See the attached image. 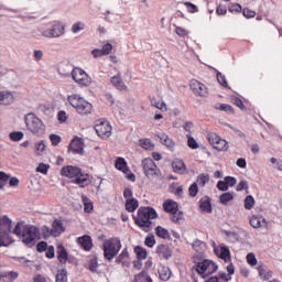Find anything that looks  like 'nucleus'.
Masks as SVG:
<instances>
[{"mask_svg": "<svg viewBox=\"0 0 282 282\" xmlns=\"http://www.w3.org/2000/svg\"><path fill=\"white\" fill-rule=\"evenodd\" d=\"M163 210L164 213H169V215H177L180 210V204L169 198L165 202H163Z\"/></svg>", "mask_w": 282, "mask_h": 282, "instance_id": "obj_15", "label": "nucleus"}, {"mask_svg": "<svg viewBox=\"0 0 282 282\" xmlns=\"http://www.w3.org/2000/svg\"><path fill=\"white\" fill-rule=\"evenodd\" d=\"M175 32H176L177 36H181V39H185V36H188V31H186L182 26H176Z\"/></svg>", "mask_w": 282, "mask_h": 282, "instance_id": "obj_62", "label": "nucleus"}, {"mask_svg": "<svg viewBox=\"0 0 282 282\" xmlns=\"http://www.w3.org/2000/svg\"><path fill=\"white\" fill-rule=\"evenodd\" d=\"M47 242L46 241H40L36 245V251L37 252H46L47 251Z\"/></svg>", "mask_w": 282, "mask_h": 282, "instance_id": "obj_61", "label": "nucleus"}, {"mask_svg": "<svg viewBox=\"0 0 282 282\" xmlns=\"http://www.w3.org/2000/svg\"><path fill=\"white\" fill-rule=\"evenodd\" d=\"M54 237H61L65 232L66 228L63 226V220L55 219L52 224Z\"/></svg>", "mask_w": 282, "mask_h": 282, "instance_id": "obj_25", "label": "nucleus"}, {"mask_svg": "<svg viewBox=\"0 0 282 282\" xmlns=\"http://www.w3.org/2000/svg\"><path fill=\"white\" fill-rule=\"evenodd\" d=\"M50 140L53 147H58L63 139L61 138V135L52 133L50 134Z\"/></svg>", "mask_w": 282, "mask_h": 282, "instance_id": "obj_50", "label": "nucleus"}, {"mask_svg": "<svg viewBox=\"0 0 282 282\" xmlns=\"http://www.w3.org/2000/svg\"><path fill=\"white\" fill-rule=\"evenodd\" d=\"M228 13V8H226V6H223V4H219L217 8H216V14L218 17H224Z\"/></svg>", "mask_w": 282, "mask_h": 282, "instance_id": "obj_57", "label": "nucleus"}, {"mask_svg": "<svg viewBox=\"0 0 282 282\" xmlns=\"http://www.w3.org/2000/svg\"><path fill=\"white\" fill-rule=\"evenodd\" d=\"M139 228H143L145 232H149V228L153 226V220L148 219V220H137V225Z\"/></svg>", "mask_w": 282, "mask_h": 282, "instance_id": "obj_40", "label": "nucleus"}, {"mask_svg": "<svg viewBox=\"0 0 282 282\" xmlns=\"http://www.w3.org/2000/svg\"><path fill=\"white\" fill-rule=\"evenodd\" d=\"M187 135V147L189 149H199V143H197V140H195V138H193L191 134H186Z\"/></svg>", "mask_w": 282, "mask_h": 282, "instance_id": "obj_44", "label": "nucleus"}, {"mask_svg": "<svg viewBox=\"0 0 282 282\" xmlns=\"http://www.w3.org/2000/svg\"><path fill=\"white\" fill-rule=\"evenodd\" d=\"M85 30V23L83 22H76L72 25V32L73 34H78V32Z\"/></svg>", "mask_w": 282, "mask_h": 282, "instance_id": "obj_49", "label": "nucleus"}, {"mask_svg": "<svg viewBox=\"0 0 282 282\" xmlns=\"http://www.w3.org/2000/svg\"><path fill=\"white\" fill-rule=\"evenodd\" d=\"M24 121L29 131L34 133V135H43L45 133V123L36 115L28 113L24 117Z\"/></svg>", "mask_w": 282, "mask_h": 282, "instance_id": "obj_5", "label": "nucleus"}, {"mask_svg": "<svg viewBox=\"0 0 282 282\" xmlns=\"http://www.w3.org/2000/svg\"><path fill=\"white\" fill-rule=\"evenodd\" d=\"M133 220L134 224H137V220L139 221H147L149 219H158V217H160L158 215V212L155 210V208L148 206V207H140L138 209L137 216L133 215Z\"/></svg>", "mask_w": 282, "mask_h": 282, "instance_id": "obj_7", "label": "nucleus"}, {"mask_svg": "<svg viewBox=\"0 0 282 282\" xmlns=\"http://www.w3.org/2000/svg\"><path fill=\"white\" fill-rule=\"evenodd\" d=\"M245 208L246 210H252V208H254V197L252 195L246 196Z\"/></svg>", "mask_w": 282, "mask_h": 282, "instance_id": "obj_41", "label": "nucleus"}, {"mask_svg": "<svg viewBox=\"0 0 282 282\" xmlns=\"http://www.w3.org/2000/svg\"><path fill=\"white\" fill-rule=\"evenodd\" d=\"M199 193V187L197 186V183H193L189 187H188V194L189 197H197V194Z\"/></svg>", "mask_w": 282, "mask_h": 282, "instance_id": "obj_47", "label": "nucleus"}, {"mask_svg": "<svg viewBox=\"0 0 282 282\" xmlns=\"http://www.w3.org/2000/svg\"><path fill=\"white\" fill-rule=\"evenodd\" d=\"M184 6H186L188 12H191L192 14H195V12H199V9L197 8V6H195L192 2H184Z\"/></svg>", "mask_w": 282, "mask_h": 282, "instance_id": "obj_60", "label": "nucleus"}, {"mask_svg": "<svg viewBox=\"0 0 282 282\" xmlns=\"http://www.w3.org/2000/svg\"><path fill=\"white\" fill-rule=\"evenodd\" d=\"M232 199H235L234 192H226L219 196V202L223 204V206H228V203L232 202Z\"/></svg>", "mask_w": 282, "mask_h": 282, "instance_id": "obj_33", "label": "nucleus"}, {"mask_svg": "<svg viewBox=\"0 0 282 282\" xmlns=\"http://www.w3.org/2000/svg\"><path fill=\"white\" fill-rule=\"evenodd\" d=\"M77 243L85 250L86 252H89L91 248H94V242L91 240V236L84 235L82 237L77 238Z\"/></svg>", "mask_w": 282, "mask_h": 282, "instance_id": "obj_17", "label": "nucleus"}, {"mask_svg": "<svg viewBox=\"0 0 282 282\" xmlns=\"http://www.w3.org/2000/svg\"><path fill=\"white\" fill-rule=\"evenodd\" d=\"M42 235H43V239H50L51 237H54V230L48 226H43Z\"/></svg>", "mask_w": 282, "mask_h": 282, "instance_id": "obj_46", "label": "nucleus"}, {"mask_svg": "<svg viewBox=\"0 0 282 282\" xmlns=\"http://www.w3.org/2000/svg\"><path fill=\"white\" fill-rule=\"evenodd\" d=\"M139 206H140V203L138 202L137 198H130L126 200V210L128 213H135Z\"/></svg>", "mask_w": 282, "mask_h": 282, "instance_id": "obj_30", "label": "nucleus"}, {"mask_svg": "<svg viewBox=\"0 0 282 282\" xmlns=\"http://www.w3.org/2000/svg\"><path fill=\"white\" fill-rule=\"evenodd\" d=\"M141 166L148 180H153V177H158V180H160V177H162V171H160V167H158V164H155V161H153V159H143L141 162Z\"/></svg>", "mask_w": 282, "mask_h": 282, "instance_id": "obj_6", "label": "nucleus"}, {"mask_svg": "<svg viewBox=\"0 0 282 282\" xmlns=\"http://www.w3.org/2000/svg\"><path fill=\"white\" fill-rule=\"evenodd\" d=\"M172 169L174 173H177L178 175H184L186 173V164L182 159H175L172 162Z\"/></svg>", "mask_w": 282, "mask_h": 282, "instance_id": "obj_20", "label": "nucleus"}, {"mask_svg": "<svg viewBox=\"0 0 282 282\" xmlns=\"http://www.w3.org/2000/svg\"><path fill=\"white\" fill-rule=\"evenodd\" d=\"M12 238L8 234V230L1 229L0 231V248H8L12 243Z\"/></svg>", "mask_w": 282, "mask_h": 282, "instance_id": "obj_28", "label": "nucleus"}, {"mask_svg": "<svg viewBox=\"0 0 282 282\" xmlns=\"http://www.w3.org/2000/svg\"><path fill=\"white\" fill-rule=\"evenodd\" d=\"M192 248L193 250H195L196 252H202V250H206V242L196 239L194 240V242L192 243Z\"/></svg>", "mask_w": 282, "mask_h": 282, "instance_id": "obj_39", "label": "nucleus"}, {"mask_svg": "<svg viewBox=\"0 0 282 282\" xmlns=\"http://www.w3.org/2000/svg\"><path fill=\"white\" fill-rule=\"evenodd\" d=\"M209 144L213 147V149H216V151H228V141L225 139H221L219 134L215 132H209L207 134Z\"/></svg>", "mask_w": 282, "mask_h": 282, "instance_id": "obj_9", "label": "nucleus"}, {"mask_svg": "<svg viewBox=\"0 0 282 282\" xmlns=\"http://www.w3.org/2000/svg\"><path fill=\"white\" fill-rule=\"evenodd\" d=\"M115 167L122 173H129V166L127 165L124 158H118L115 161Z\"/></svg>", "mask_w": 282, "mask_h": 282, "instance_id": "obj_31", "label": "nucleus"}, {"mask_svg": "<svg viewBox=\"0 0 282 282\" xmlns=\"http://www.w3.org/2000/svg\"><path fill=\"white\" fill-rule=\"evenodd\" d=\"M57 259L59 263H67V261L72 262L69 260V252H67V249L63 245H57Z\"/></svg>", "mask_w": 282, "mask_h": 282, "instance_id": "obj_21", "label": "nucleus"}, {"mask_svg": "<svg viewBox=\"0 0 282 282\" xmlns=\"http://www.w3.org/2000/svg\"><path fill=\"white\" fill-rule=\"evenodd\" d=\"M197 184H199V186H206V184H208V182H210V175L208 174H200L197 177Z\"/></svg>", "mask_w": 282, "mask_h": 282, "instance_id": "obj_43", "label": "nucleus"}, {"mask_svg": "<svg viewBox=\"0 0 282 282\" xmlns=\"http://www.w3.org/2000/svg\"><path fill=\"white\" fill-rule=\"evenodd\" d=\"M111 85L119 89V91H127V85H124V82H122V77H120V74H117L111 77L110 79Z\"/></svg>", "mask_w": 282, "mask_h": 282, "instance_id": "obj_24", "label": "nucleus"}, {"mask_svg": "<svg viewBox=\"0 0 282 282\" xmlns=\"http://www.w3.org/2000/svg\"><path fill=\"white\" fill-rule=\"evenodd\" d=\"M7 230L8 235H15L22 239V243L26 248H33L36 246V239H41V229L34 225H25V221H18L13 228L12 219L8 216H3L0 219V231Z\"/></svg>", "mask_w": 282, "mask_h": 282, "instance_id": "obj_1", "label": "nucleus"}, {"mask_svg": "<svg viewBox=\"0 0 282 282\" xmlns=\"http://www.w3.org/2000/svg\"><path fill=\"white\" fill-rule=\"evenodd\" d=\"M131 259V256L129 254V250L124 248L121 253L116 258V263L118 265H122V268H131V262L129 261Z\"/></svg>", "mask_w": 282, "mask_h": 282, "instance_id": "obj_16", "label": "nucleus"}, {"mask_svg": "<svg viewBox=\"0 0 282 282\" xmlns=\"http://www.w3.org/2000/svg\"><path fill=\"white\" fill-rule=\"evenodd\" d=\"M68 151L77 155H83L85 153V140L75 137L68 145Z\"/></svg>", "mask_w": 282, "mask_h": 282, "instance_id": "obj_12", "label": "nucleus"}, {"mask_svg": "<svg viewBox=\"0 0 282 282\" xmlns=\"http://www.w3.org/2000/svg\"><path fill=\"white\" fill-rule=\"evenodd\" d=\"M250 188V185H248V181H240L237 185L236 191L240 193L241 191H248Z\"/></svg>", "mask_w": 282, "mask_h": 282, "instance_id": "obj_56", "label": "nucleus"}, {"mask_svg": "<svg viewBox=\"0 0 282 282\" xmlns=\"http://www.w3.org/2000/svg\"><path fill=\"white\" fill-rule=\"evenodd\" d=\"M155 138L160 140L161 144H164V147H167V149H174L175 148V142L173 139L169 138V134L164 132H159L155 134Z\"/></svg>", "mask_w": 282, "mask_h": 282, "instance_id": "obj_19", "label": "nucleus"}, {"mask_svg": "<svg viewBox=\"0 0 282 282\" xmlns=\"http://www.w3.org/2000/svg\"><path fill=\"white\" fill-rule=\"evenodd\" d=\"M35 171L36 173H42V175H47V171H50V165L45 163H40Z\"/></svg>", "mask_w": 282, "mask_h": 282, "instance_id": "obj_48", "label": "nucleus"}, {"mask_svg": "<svg viewBox=\"0 0 282 282\" xmlns=\"http://www.w3.org/2000/svg\"><path fill=\"white\" fill-rule=\"evenodd\" d=\"M156 254H161L163 259L169 260L171 257H173V250L171 247H169V245H159L156 247Z\"/></svg>", "mask_w": 282, "mask_h": 282, "instance_id": "obj_22", "label": "nucleus"}, {"mask_svg": "<svg viewBox=\"0 0 282 282\" xmlns=\"http://www.w3.org/2000/svg\"><path fill=\"white\" fill-rule=\"evenodd\" d=\"M62 177H69L72 184H78L79 188H85V182L89 181V174L84 173L78 166L66 165L61 170ZM75 177V178H74Z\"/></svg>", "mask_w": 282, "mask_h": 282, "instance_id": "obj_2", "label": "nucleus"}, {"mask_svg": "<svg viewBox=\"0 0 282 282\" xmlns=\"http://www.w3.org/2000/svg\"><path fill=\"white\" fill-rule=\"evenodd\" d=\"M247 263H249V265L254 267L257 265V263H259V261L257 260V256H254V253L250 252L247 254Z\"/></svg>", "mask_w": 282, "mask_h": 282, "instance_id": "obj_51", "label": "nucleus"}, {"mask_svg": "<svg viewBox=\"0 0 282 282\" xmlns=\"http://www.w3.org/2000/svg\"><path fill=\"white\" fill-rule=\"evenodd\" d=\"M88 270L90 272H98V258L90 259Z\"/></svg>", "mask_w": 282, "mask_h": 282, "instance_id": "obj_52", "label": "nucleus"}, {"mask_svg": "<svg viewBox=\"0 0 282 282\" xmlns=\"http://www.w3.org/2000/svg\"><path fill=\"white\" fill-rule=\"evenodd\" d=\"M225 182L227 183V186L230 188L237 184V178L235 176H226Z\"/></svg>", "mask_w": 282, "mask_h": 282, "instance_id": "obj_64", "label": "nucleus"}, {"mask_svg": "<svg viewBox=\"0 0 282 282\" xmlns=\"http://www.w3.org/2000/svg\"><path fill=\"white\" fill-rule=\"evenodd\" d=\"M140 147L142 149H145V151H149V149H151V147H153V143L151 142V139H141Z\"/></svg>", "mask_w": 282, "mask_h": 282, "instance_id": "obj_53", "label": "nucleus"}, {"mask_svg": "<svg viewBox=\"0 0 282 282\" xmlns=\"http://www.w3.org/2000/svg\"><path fill=\"white\" fill-rule=\"evenodd\" d=\"M94 129L101 140H107V138L111 137V124L109 121H97Z\"/></svg>", "mask_w": 282, "mask_h": 282, "instance_id": "obj_11", "label": "nucleus"}, {"mask_svg": "<svg viewBox=\"0 0 282 282\" xmlns=\"http://www.w3.org/2000/svg\"><path fill=\"white\" fill-rule=\"evenodd\" d=\"M158 272H159V279L161 281H169V279H171V269L170 268L163 267Z\"/></svg>", "mask_w": 282, "mask_h": 282, "instance_id": "obj_36", "label": "nucleus"}, {"mask_svg": "<svg viewBox=\"0 0 282 282\" xmlns=\"http://www.w3.org/2000/svg\"><path fill=\"white\" fill-rule=\"evenodd\" d=\"M55 282H67V269L57 270V274L55 275Z\"/></svg>", "mask_w": 282, "mask_h": 282, "instance_id": "obj_38", "label": "nucleus"}, {"mask_svg": "<svg viewBox=\"0 0 282 282\" xmlns=\"http://www.w3.org/2000/svg\"><path fill=\"white\" fill-rule=\"evenodd\" d=\"M73 80L82 85V87H89L91 85V77L87 75V73L79 67H76L70 73Z\"/></svg>", "mask_w": 282, "mask_h": 282, "instance_id": "obj_8", "label": "nucleus"}, {"mask_svg": "<svg viewBox=\"0 0 282 282\" xmlns=\"http://www.w3.org/2000/svg\"><path fill=\"white\" fill-rule=\"evenodd\" d=\"M215 72H216V78L219 85H221V87H225L226 89H230V86H228V80H226V76L217 69H215Z\"/></svg>", "mask_w": 282, "mask_h": 282, "instance_id": "obj_37", "label": "nucleus"}, {"mask_svg": "<svg viewBox=\"0 0 282 282\" xmlns=\"http://www.w3.org/2000/svg\"><path fill=\"white\" fill-rule=\"evenodd\" d=\"M67 100L80 116H87L88 113H91V110L94 109V106L85 100L84 97H80V95H70L67 97Z\"/></svg>", "mask_w": 282, "mask_h": 282, "instance_id": "obj_3", "label": "nucleus"}, {"mask_svg": "<svg viewBox=\"0 0 282 282\" xmlns=\"http://www.w3.org/2000/svg\"><path fill=\"white\" fill-rule=\"evenodd\" d=\"M214 252L219 257V259H223V261H228V259L229 261H231L230 249L228 248V246L220 247V254H219V249L217 248H214Z\"/></svg>", "mask_w": 282, "mask_h": 282, "instance_id": "obj_27", "label": "nucleus"}, {"mask_svg": "<svg viewBox=\"0 0 282 282\" xmlns=\"http://www.w3.org/2000/svg\"><path fill=\"white\" fill-rule=\"evenodd\" d=\"M63 34H65V25L61 23H55L50 29L42 31V36L45 39H58Z\"/></svg>", "mask_w": 282, "mask_h": 282, "instance_id": "obj_10", "label": "nucleus"}, {"mask_svg": "<svg viewBox=\"0 0 282 282\" xmlns=\"http://www.w3.org/2000/svg\"><path fill=\"white\" fill-rule=\"evenodd\" d=\"M218 111H225V113H229L230 116H235V108H232L231 105L228 104H218L214 107Z\"/></svg>", "mask_w": 282, "mask_h": 282, "instance_id": "obj_32", "label": "nucleus"}, {"mask_svg": "<svg viewBox=\"0 0 282 282\" xmlns=\"http://www.w3.org/2000/svg\"><path fill=\"white\" fill-rule=\"evenodd\" d=\"M144 246H147L148 248H153V246H155V236H148L144 240Z\"/></svg>", "mask_w": 282, "mask_h": 282, "instance_id": "obj_55", "label": "nucleus"}, {"mask_svg": "<svg viewBox=\"0 0 282 282\" xmlns=\"http://www.w3.org/2000/svg\"><path fill=\"white\" fill-rule=\"evenodd\" d=\"M134 253L137 254V259L144 261L149 257V251L144 247L137 246L134 247Z\"/></svg>", "mask_w": 282, "mask_h": 282, "instance_id": "obj_34", "label": "nucleus"}, {"mask_svg": "<svg viewBox=\"0 0 282 282\" xmlns=\"http://www.w3.org/2000/svg\"><path fill=\"white\" fill-rule=\"evenodd\" d=\"M24 133L21 131H13L10 132L9 138L12 140V142H21V139L24 138Z\"/></svg>", "mask_w": 282, "mask_h": 282, "instance_id": "obj_42", "label": "nucleus"}, {"mask_svg": "<svg viewBox=\"0 0 282 282\" xmlns=\"http://www.w3.org/2000/svg\"><path fill=\"white\" fill-rule=\"evenodd\" d=\"M213 198L209 196H204L203 198L199 199V210L202 213H207L210 215L213 213Z\"/></svg>", "mask_w": 282, "mask_h": 282, "instance_id": "obj_18", "label": "nucleus"}, {"mask_svg": "<svg viewBox=\"0 0 282 282\" xmlns=\"http://www.w3.org/2000/svg\"><path fill=\"white\" fill-rule=\"evenodd\" d=\"M216 186H217L218 191H221L223 193H226V191H228V188H230V187H228V183H226V180L218 181Z\"/></svg>", "mask_w": 282, "mask_h": 282, "instance_id": "obj_59", "label": "nucleus"}, {"mask_svg": "<svg viewBox=\"0 0 282 282\" xmlns=\"http://www.w3.org/2000/svg\"><path fill=\"white\" fill-rule=\"evenodd\" d=\"M189 87L195 96H199L200 98H204L207 94L206 91V85L199 83L197 79H194L191 82Z\"/></svg>", "mask_w": 282, "mask_h": 282, "instance_id": "obj_14", "label": "nucleus"}, {"mask_svg": "<svg viewBox=\"0 0 282 282\" xmlns=\"http://www.w3.org/2000/svg\"><path fill=\"white\" fill-rule=\"evenodd\" d=\"M155 235L160 239H171V234L169 232V229H166V228H164L162 226H158L155 228Z\"/></svg>", "mask_w": 282, "mask_h": 282, "instance_id": "obj_35", "label": "nucleus"}, {"mask_svg": "<svg viewBox=\"0 0 282 282\" xmlns=\"http://www.w3.org/2000/svg\"><path fill=\"white\" fill-rule=\"evenodd\" d=\"M10 180V174L0 171V189L3 188L7 184L8 181Z\"/></svg>", "mask_w": 282, "mask_h": 282, "instance_id": "obj_45", "label": "nucleus"}, {"mask_svg": "<svg viewBox=\"0 0 282 282\" xmlns=\"http://www.w3.org/2000/svg\"><path fill=\"white\" fill-rule=\"evenodd\" d=\"M210 265H213V271L210 272V274L217 272V270H219V267L214 263L210 260H203L202 262H198L196 264V272L197 274H205L206 270H208V268H210Z\"/></svg>", "mask_w": 282, "mask_h": 282, "instance_id": "obj_13", "label": "nucleus"}, {"mask_svg": "<svg viewBox=\"0 0 282 282\" xmlns=\"http://www.w3.org/2000/svg\"><path fill=\"white\" fill-rule=\"evenodd\" d=\"M234 105H236V107H239V109H241V111H246L248 109V108H246V105H243V100H241V98H239V97L234 98Z\"/></svg>", "mask_w": 282, "mask_h": 282, "instance_id": "obj_58", "label": "nucleus"}, {"mask_svg": "<svg viewBox=\"0 0 282 282\" xmlns=\"http://www.w3.org/2000/svg\"><path fill=\"white\" fill-rule=\"evenodd\" d=\"M56 257V251L54 250V246H48L46 249V259H54Z\"/></svg>", "mask_w": 282, "mask_h": 282, "instance_id": "obj_63", "label": "nucleus"}, {"mask_svg": "<svg viewBox=\"0 0 282 282\" xmlns=\"http://www.w3.org/2000/svg\"><path fill=\"white\" fill-rule=\"evenodd\" d=\"M14 95L10 91H0V105H12Z\"/></svg>", "mask_w": 282, "mask_h": 282, "instance_id": "obj_29", "label": "nucleus"}, {"mask_svg": "<svg viewBox=\"0 0 282 282\" xmlns=\"http://www.w3.org/2000/svg\"><path fill=\"white\" fill-rule=\"evenodd\" d=\"M0 279H3V282H14L19 279V272L17 271H0Z\"/></svg>", "mask_w": 282, "mask_h": 282, "instance_id": "obj_23", "label": "nucleus"}, {"mask_svg": "<svg viewBox=\"0 0 282 282\" xmlns=\"http://www.w3.org/2000/svg\"><path fill=\"white\" fill-rule=\"evenodd\" d=\"M104 257L107 261H113L115 257H118V252L122 250V243L120 239H108L102 245Z\"/></svg>", "mask_w": 282, "mask_h": 282, "instance_id": "obj_4", "label": "nucleus"}, {"mask_svg": "<svg viewBox=\"0 0 282 282\" xmlns=\"http://www.w3.org/2000/svg\"><path fill=\"white\" fill-rule=\"evenodd\" d=\"M151 105L152 107H156V109H164V107H166V102L162 101L160 102V100H158V98H152L151 99Z\"/></svg>", "mask_w": 282, "mask_h": 282, "instance_id": "obj_54", "label": "nucleus"}, {"mask_svg": "<svg viewBox=\"0 0 282 282\" xmlns=\"http://www.w3.org/2000/svg\"><path fill=\"white\" fill-rule=\"evenodd\" d=\"M250 226H252V228H261V224H264V226H267L268 220H265V218L261 215H253L250 220H249Z\"/></svg>", "mask_w": 282, "mask_h": 282, "instance_id": "obj_26", "label": "nucleus"}]
</instances>
